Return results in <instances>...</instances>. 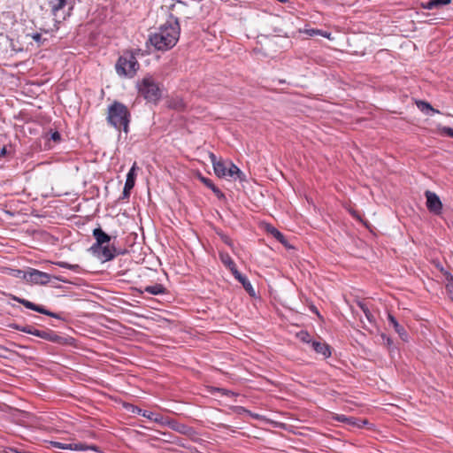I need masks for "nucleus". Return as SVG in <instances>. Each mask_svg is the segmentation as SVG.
Here are the masks:
<instances>
[{
  "instance_id": "f257e3e1",
  "label": "nucleus",
  "mask_w": 453,
  "mask_h": 453,
  "mask_svg": "<svg viewBox=\"0 0 453 453\" xmlns=\"http://www.w3.org/2000/svg\"><path fill=\"white\" fill-rule=\"evenodd\" d=\"M180 37V25L171 19L150 35V42L157 50H168L177 43Z\"/></svg>"
},
{
  "instance_id": "f03ea898",
  "label": "nucleus",
  "mask_w": 453,
  "mask_h": 453,
  "mask_svg": "<svg viewBox=\"0 0 453 453\" xmlns=\"http://www.w3.org/2000/svg\"><path fill=\"white\" fill-rule=\"evenodd\" d=\"M93 236L96 243L91 247V250L97 257L103 261H110L114 258L116 250L114 247L109 246L111 236L104 233L100 227L93 230Z\"/></svg>"
},
{
  "instance_id": "7ed1b4c3",
  "label": "nucleus",
  "mask_w": 453,
  "mask_h": 453,
  "mask_svg": "<svg viewBox=\"0 0 453 453\" xmlns=\"http://www.w3.org/2000/svg\"><path fill=\"white\" fill-rule=\"evenodd\" d=\"M129 111L121 103L114 102L108 108V122L117 129H121L127 133L129 123Z\"/></svg>"
},
{
  "instance_id": "20e7f679",
  "label": "nucleus",
  "mask_w": 453,
  "mask_h": 453,
  "mask_svg": "<svg viewBox=\"0 0 453 453\" xmlns=\"http://www.w3.org/2000/svg\"><path fill=\"white\" fill-rule=\"evenodd\" d=\"M210 159L212 163L214 173L218 177L235 178L241 181L245 180L243 173L234 164L229 162L228 165H226L223 161L218 160L213 153L210 154Z\"/></svg>"
},
{
  "instance_id": "39448f33",
  "label": "nucleus",
  "mask_w": 453,
  "mask_h": 453,
  "mask_svg": "<svg viewBox=\"0 0 453 453\" xmlns=\"http://www.w3.org/2000/svg\"><path fill=\"white\" fill-rule=\"evenodd\" d=\"M139 68V63L133 53L126 52L119 57L116 64L119 75L134 77Z\"/></svg>"
},
{
  "instance_id": "423d86ee",
  "label": "nucleus",
  "mask_w": 453,
  "mask_h": 453,
  "mask_svg": "<svg viewBox=\"0 0 453 453\" xmlns=\"http://www.w3.org/2000/svg\"><path fill=\"white\" fill-rule=\"evenodd\" d=\"M139 93L148 102L156 103L161 97V89L151 77H145L138 85Z\"/></svg>"
},
{
  "instance_id": "0eeeda50",
  "label": "nucleus",
  "mask_w": 453,
  "mask_h": 453,
  "mask_svg": "<svg viewBox=\"0 0 453 453\" xmlns=\"http://www.w3.org/2000/svg\"><path fill=\"white\" fill-rule=\"evenodd\" d=\"M13 327L21 332L38 336L40 338L48 340L52 342H57L60 339V337L53 332L37 330L30 326H14Z\"/></svg>"
},
{
  "instance_id": "6e6552de",
  "label": "nucleus",
  "mask_w": 453,
  "mask_h": 453,
  "mask_svg": "<svg viewBox=\"0 0 453 453\" xmlns=\"http://www.w3.org/2000/svg\"><path fill=\"white\" fill-rule=\"evenodd\" d=\"M425 196L426 198V204L429 211L434 214H440L442 209V203L439 196L435 193L429 190L425 192Z\"/></svg>"
},
{
  "instance_id": "1a4fd4ad",
  "label": "nucleus",
  "mask_w": 453,
  "mask_h": 453,
  "mask_svg": "<svg viewBox=\"0 0 453 453\" xmlns=\"http://www.w3.org/2000/svg\"><path fill=\"white\" fill-rule=\"evenodd\" d=\"M27 281L34 284L44 285L50 282V274L35 269H31L28 271V275H27Z\"/></svg>"
},
{
  "instance_id": "9d476101",
  "label": "nucleus",
  "mask_w": 453,
  "mask_h": 453,
  "mask_svg": "<svg viewBox=\"0 0 453 453\" xmlns=\"http://www.w3.org/2000/svg\"><path fill=\"white\" fill-rule=\"evenodd\" d=\"M13 299L15 301L19 302V303H22L27 309L35 311L40 312L42 314L48 315L50 317L58 318V316L57 314H55V313H53V312L44 309L42 306L35 304L34 303H32L30 301H27L26 299H22V298H19V297H16V296H14Z\"/></svg>"
},
{
  "instance_id": "9b49d317",
  "label": "nucleus",
  "mask_w": 453,
  "mask_h": 453,
  "mask_svg": "<svg viewBox=\"0 0 453 453\" xmlns=\"http://www.w3.org/2000/svg\"><path fill=\"white\" fill-rule=\"evenodd\" d=\"M135 169H136V163H134L133 165V166L131 167V169L129 170V172L127 175V180H126V183H125V187H124V190H123V196L125 198L129 197L130 191L134 186L135 178H136Z\"/></svg>"
},
{
  "instance_id": "f8f14e48",
  "label": "nucleus",
  "mask_w": 453,
  "mask_h": 453,
  "mask_svg": "<svg viewBox=\"0 0 453 453\" xmlns=\"http://www.w3.org/2000/svg\"><path fill=\"white\" fill-rule=\"evenodd\" d=\"M50 443L52 447L61 449L84 451L88 448L85 445V443H62V442H58V441H50Z\"/></svg>"
},
{
  "instance_id": "ddd939ff",
  "label": "nucleus",
  "mask_w": 453,
  "mask_h": 453,
  "mask_svg": "<svg viewBox=\"0 0 453 453\" xmlns=\"http://www.w3.org/2000/svg\"><path fill=\"white\" fill-rule=\"evenodd\" d=\"M311 347L316 353L320 354L325 358L331 356L329 346L324 342L313 341L311 342Z\"/></svg>"
},
{
  "instance_id": "4468645a",
  "label": "nucleus",
  "mask_w": 453,
  "mask_h": 453,
  "mask_svg": "<svg viewBox=\"0 0 453 453\" xmlns=\"http://www.w3.org/2000/svg\"><path fill=\"white\" fill-rule=\"evenodd\" d=\"M265 230L267 233L271 234L274 238H276L280 242H281L285 247L290 249L292 248L288 243L284 235L274 226L271 225L265 226Z\"/></svg>"
},
{
  "instance_id": "2eb2a0df",
  "label": "nucleus",
  "mask_w": 453,
  "mask_h": 453,
  "mask_svg": "<svg viewBox=\"0 0 453 453\" xmlns=\"http://www.w3.org/2000/svg\"><path fill=\"white\" fill-rule=\"evenodd\" d=\"M234 277L237 279L243 286L245 290L250 295L255 296L254 288L251 283L246 279V277L242 276L238 270H234Z\"/></svg>"
},
{
  "instance_id": "dca6fc26",
  "label": "nucleus",
  "mask_w": 453,
  "mask_h": 453,
  "mask_svg": "<svg viewBox=\"0 0 453 453\" xmlns=\"http://www.w3.org/2000/svg\"><path fill=\"white\" fill-rule=\"evenodd\" d=\"M200 180L205 185L207 186L209 188H211L212 190V192L219 198V199H223L225 198V195L213 184V182L208 179V178H205L203 176H200L199 177Z\"/></svg>"
},
{
  "instance_id": "f3484780",
  "label": "nucleus",
  "mask_w": 453,
  "mask_h": 453,
  "mask_svg": "<svg viewBox=\"0 0 453 453\" xmlns=\"http://www.w3.org/2000/svg\"><path fill=\"white\" fill-rule=\"evenodd\" d=\"M219 257H220L221 262L227 268H229L230 271L232 272V273L234 275V270H237V268L235 266L234 262L232 260L231 257L229 256V254L225 253V252H220L219 253Z\"/></svg>"
},
{
  "instance_id": "a211bd4d",
  "label": "nucleus",
  "mask_w": 453,
  "mask_h": 453,
  "mask_svg": "<svg viewBox=\"0 0 453 453\" xmlns=\"http://www.w3.org/2000/svg\"><path fill=\"white\" fill-rule=\"evenodd\" d=\"M66 1L67 0H49V5L52 14L56 16L57 13L65 6Z\"/></svg>"
},
{
  "instance_id": "6ab92c4d",
  "label": "nucleus",
  "mask_w": 453,
  "mask_h": 453,
  "mask_svg": "<svg viewBox=\"0 0 453 453\" xmlns=\"http://www.w3.org/2000/svg\"><path fill=\"white\" fill-rule=\"evenodd\" d=\"M417 107L424 112L426 115L431 116L434 113L437 112L430 104L425 102V101H417L416 102Z\"/></svg>"
},
{
  "instance_id": "aec40b11",
  "label": "nucleus",
  "mask_w": 453,
  "mask_h": 453,
  "mask_svg": "<svg viewBox=\"0 0 453 453\" xmlns=\"http://www.w3.org/2000/svg\"><path fill=\"white\" fill-rule=\"evenodd\" d=\"M145 292L151 295H160L165 292V288L161 284H155L152 286H147L144 288Z\"/></svg>"
},
{
  "instance_id": "412c9836",
  "label": "nucleus",
  "mask_w": 453,
  "mask_h": 453,
  "mask_svg": "<svg viewBox=\"0 0 453 453\" xmlns=\"http://www.w3.org/2000/svg\"><path fill=\"white\" fill-rule=\"evenodd\" d=\"M451 0H430L424 6L426 9L432 10L441 5L449 4Z\"/></svg>"
},
{
  "instance_id": "4be33fe9",
  "label": "nucleus",
  "mask_w": 453,
  "mask_h": 453,
  "mask_svg": "<svg viewBox=\"0 0 453 453\" xmlns=\"http://www.w3.org/2000/svg\"><path fill=\"white\" fill-rule=\"evenodd\" d=\"M368 422L367 420H359L353 417H348V420L346 421V424L349 426L353 427H362L363 426L366 425Z\"/></svg>"
},
{
  "instance_id": "5701e85b",
  "label": "nucleus",
  "mask_w": 453,
  "mask_h": 453,
  "mask_svg": "<svg viewBox=\"0 0 453 453\" xmlns=\"http://www.w3.org/2000/svg\"><path fill=\"white\" fill-rule=\"evenodd\" d=\"M172 427L175 431H177L180 434H189L192 431V429L189 426H188L184 424L173 423L172 425Z\"/></svg>"
},
{
  "instance_id": "b1692460",
  "label": "nucleus",
  "mask_w": 453,
  "mask_h": 453,
  "mask_svg": "<svg viewBox=\"0 0 453 453\" xmlns=\"http://www.w3.org/2000/svg\"><path fill=\"white\" fill-rule=\"evenodd\" d=\"M388 319L389 321V324L394 327V329L395 330L396 333H400V331H403V327L399 325V323L397 322V320L395 319V318L393 315L388 314Z\"/></svg>"
},
{
  "instance_id": "393cba45",
  "label": "nucleus",
  "mask_w": 453,
  "mask_h": 453,
  "mask_svg": "<svg viewBox=\"0 0 453 453\" xmlns=\"http://www.w3.org/2000/svg\"><path fill=\"white\" fill-rule=\"evenodd\" d=\"M142 415L150 420H154L158 423L162 421V417L156 415L155 413L150 411H142Z\"/></svg>"
},
{
  "instance_id": "a878e982",
  "label": "nucleus",
  "mask_w": 453,
  "mask_h": 453,
  "mask_svg": "<svg viewBox=\"0 0 453 453\" xmlns=\"http://www.w3.org/2000/svg\"><path fill=\"white\" fill-rule=\"evenodd\" d=\"M306 33L311 35V36H313V35H319L323 37H326L328 39H330V34L327 33V32H324V31H321V30H318V29H309L306 31Z\"/></svg>"
},
{
  "instance_id": "bb28decb",
  "label": "nucleus",
  "mask_w": 453,
  "mask_h": 453,
  "mask_svg": "<svg viewBox=\"0 0 453 453\" xmlns=\"http://www.w3.org/2000/svg\"><path fill=\"white\" fill-rule=\"evenodd\" d=\"M11 275L16 278L23 279L27 281L28 275V272L21 271V270H12Z\"/></svg>"
},
{
  "instance_id": "cd10ccee",
  "label": "nucleus",
  "mask_w": 453,
  "mask_h": 453,
  "mask_svg": "<svg viewBox=\"0 0 453 453\" xmlns=\"http://www.w3.org/2000/svg\"><path fill=\"white\" fill-rule=\"evenodd\" d=\"M56 265L60 266V267L67 268V269H70V270H77L79 268L78 265H71V264H68L66 262H57Z\"/></svg>"
},
{
  "instance_id": "c85d7f7f",
  "label": "nucleus",
  "mask_w": 453,
  "mask_h": 453,
  "mask_svg": "<svg viewBox=\"0 0 453 453\" xmlns=\"http://www.w3.org/2000/svg\"><path fill=\"white\" fill-rule=\"evenodd\" d=\"M359 307L362 309V311L365 314L366 319L369 321H372L373 317H372V313L370 312L369 309L367 308V306L365 304L360 303Z\"/></svg>"
},
{
  "instance_id": "c756f323",
  "label": "nucleus",
  "mask_w": 453,
  "mask_h": 453,
  "mask_svg": "<svg viewBox=\"0 0 453 453\" xmlns=\"http://www.w3.org/2000/svg\"><path fill=\"white\" fill-rule=\"evenodd\" d=\"M298 337L300 338L301 341L304 342H307V343H311V336L308 333H305V332H301L299 334H298Z\"/></svg>"
},
{
  "instance_id": "7c9ffc66",
  "label": "nucleus",
  "mask_w": 453,
  "mask_h": 453,
  "mask_svg": "<svg viewBox=\"0 0 453 453\" xmlns=\"http://www.w3.org/2000/svg\"><path fill=\"white\" fill-rule=\"evenodd\" d=\"M334 418L339 422H342L346 424V421L348 420V417L343 414H336Z\"/></svg>"
},
{
  "instance_id": "2f4dec72",
  "label": "nucleus",
  "mask_w": 453,
  "mask_h": 453,
  "mask_svg": "<svg viewBox=\"0 0 453 453\" xmlns=\"http://www.w3.org/2000/svg\"><path fill=\"white\" fill-rule=\"evenodd\" d=\"M85 445L88 447L86 450L91 449V450H94V451H96V452L99 451L98 448L96 446H95V445H90V446H88L87 444H85Z\"/></svg>"
},
{
  "instance_id": "473e14b6",
  "label": "nucleus",
  "mask_w": 453,
  "mask_h": 453,
  "mask_svg": "<svg viewBox=\"0 0 453 453\" xmlns=\"http://www.w3.org/2000/svg\"><path fill=\"white\" fill-rule=\"evenodd\" d=\"M184 106H185V105H184V103H183L182 101H180L178 104H176L174 105V107H175L176 109H179V110H180V109L184 108Z\"/></svg>"
},
{
  "instance_id": "72a5a7b5",
  "label": "nucleus",
  "mask_w": 453,
  "mask_h": 453,
  "mask_svg": "<svg viewBox=\"0 0 453 453\" xmlns=\"http://www.w3.org/2000/svg\"><path fill=\"white\" fill-rule=\"evenodd\" d=\"M143 411H142L141 409L137 408V407H132V412L133 413H138V414H142Z\"/></svg>"
},
{
  "instance_id": "f704fd0d",
  "label": "nucleus",
  "mask_w": 453,
  "mask_h": 453,
  "mask_svg": "<svg viewBox=\"0 0 453 453\" xmlns=\"http://www.w3.org/2000/svg\"><path fill=\"white\" fill-rule=\"evenodd\" d=\"M52 139H53L54 141H58V140L60 139V135H59V134H58V132L54 133V134H52Z\"/></svg>"
},
{
  "instance_id": "c9c22d12",
  "label": "nucleus",
  "mask_w": 453,
  "mask_h": 453,
  "mask_svg": "<svg viewBox=\"0 0 453 453\" xmlns=\"http://www.w3.org/2000/svg\"><path fill=\"white\" fill-rule=\"evenodd\" d=\"M446 132H447V134H448L449 136L453 137V129H452V128H447V129H446Z\"/></svg>"
},
{
  "instance_id": "e433bc0d",
  "label": "nucleus",
  "mask_w": 453,
  "mask_h": 453,
  "mask_svg": "<svg viewBox=\"0 0 453 453\" xmlns=\"http://www.w3.org/2000/svg\"><path fill=\"white\" fill-rule=\"evenodd\" d=\"M382 338L386 340L387 344H388V345H389V344L391 343V340H390V338H386V337H385V335H382Z\"/></svg>"
},
{
  "instance_id": "4c0bfd02",
  "label": "nucleus",
  "mask_w": 453,
  "mask_h": 453,
  "mask_svg": "<svg viewBox=\"0 0 453 453\" xmlns=\"http://www.w3.org/2000/svg\"><path fill=\"white\" fill-rule=\"evenodd\" d=\"M40 38H41V35H40L39 34H36L35 35H34V39H35V41H39V40H40Z\"/></svg>"
},
{
  "instance_id": "58836bf2",
  "label": "nucleus",
  "mask_w": 453,
  "mask_h": 453,
  "mask_svg": "<svg viewBox=\"0 0 453 453\" xmlns=\"http://www.w3.org/2000/svg\"><path fill=\"white\" fill-rule=\"evenodd\" d=\"M402 338L404 334H406L405 331H400V333H397Z\"/></svg>"
},
{
  "instance_id": "ea45409f",
  "label": "nucleus",
  "mask_w": 453,
  "mask_h": 453,
  "mask_svg": "<svg viewBox=\"0 0 453 453\" xmlns=\"http://www.w3.org/2000/svg\"><path fill=\"white\" fill-rule=\"evenodd\" d=\"M5 153H6V150H5V148H4L1 151V155L4 156V155H5Z\"/></svg>"
},
{
  "instance_id": "a19ab883",
  "label": "nucleus",
  "mask_w": 453,
  "mask_h": 453,
  "mask_svg": "<svg viewBox=\"0 0 453 453\" xmlns=\"http://www.w3.org/2000/svg\"><path fill=\"white\" fill-rule=\"evenodd\" d=\"M224 392H225V394H226V395H234V393H233V392H229V391H224Z\"/></svg>"
},
{
  "instance_id": "79ce46f5",
  "label": "nucleus",
  "mask_w": 453,
  "mask_h": 453,
  "mask_svg": "<svg viewBox=\"0 0 453 453\" xmlns=\"http://www.w3.org/2000/svg\"><path fill=\"white\" fill-rule=\"evenodd\" d=\"M225 242L227 243V244H230V242H229L227 238L225 239Z\"/></svg>"
},
{
  "instance_id": "37998d69",
  "label": "nucleus",
  "mask_w": 453,
  "mask_h": 453,
  "mask_svg": "<svg viewBox=\"0 0 453 453\" xmlns=\"http://www.w3.org/2000/svg\"><path fill=\"white\" fill-rule=\"evenodd\" d=\"M0 349L7 350V349H5L4 347H3V346H1V345H0Z\"/></svg>"
},
{
  "instance_id": "c03bdc74",
  "label": "nucleus",
  "mask_w": 453,
  "mask_h": 453,
  "mask_svg": "<svg viewBox=\"0 0 453 453\" xmlns=\"http://www.w3.org/2000/svg\"><path fill=\"white\" fill-rule=\"evenodd\" d=\"M280 2H284L285 0H279Z\"/></svg>"
}]
</instances>
